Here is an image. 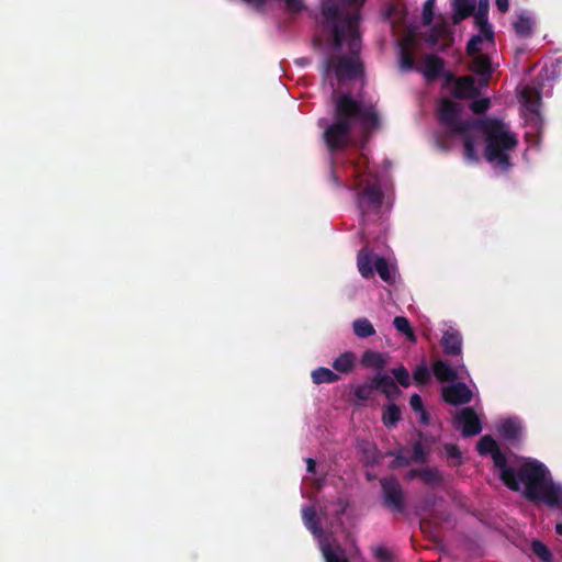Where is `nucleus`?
I'll use <instances>...</instances> for the list:
<instances>
[{
    "mask_svg": "<svg viewBox=\"0 0 562 562\" xmlns=\"http://www.w3.org/2000/svg\"><path fill=\"white\" fill-rule=\"evenodd\" d=\"M362 363L367 367L381 369L385 364V356L378 351L367 350L362 355Z\"/></svg>",
    "mask_w": 562,
    "mask_h": 562,
    "instance_id": "29",
    "label": "nucleus"
},
{
    "mask_svg": "<svg viewBox=\"0 0 562 562\" xmlns=\"http://www.w3.org/2000/svg\"><path fill=\"white\" fill-rule=\"evenodd\" d=\"M416 69L422 72L427 80H431L441 75L443 65L437 56L426 55Z\"/></svg>",
    "mask_w": 562,
    "mask_h": 562,
    "instance_id": "18",
    "label": "nucleus"
},
{
    "mask_svg": "<svg viewBox=\"0 0 562 562\" xmlns=\"http://www.w3.org/2000/svg\"><path fill=\"white\" fill-rule=\"evenodd\" d=\"M393 325L395 329L403 334L409 341L415 342L416 341V335L414 329L411 326L409 321L404 316H396L393 319Z\"/></svg>",
    "mask_w": 562,
    "mask_h": 562,
    "instance_id": "28",
    "label": "nucleus"
},
{
    "mask_svg": "<svg viewBox=\"0 0 562 562\" xmlns=\"http://www.w3.org/2000/svg\"><path fill=\"white\" fill-rule=\"evenodd\" d=\"M400 418H401V411L396 405L390 404V405L385 406V408L383 411V415H382V420L386 427L395 426V424L400 420Z\"/></svg>",
    "mask_w": 562,
    "mask_h": 562,
    "instance_id": "30",
    "label": "nucleus"
},
{
    "mask_svg": "<svg viewBox=\"0 0 562 562\" xmlns=\"http://www.w3.org/2000/svg\"><path fill=\"white\" fill-rule=\"evenodd\" d=\"M513 26L520 37H530L533 33L535 18L528 12H521L516 16Z\"/></svg>",
    "mask_w": 562,
    "mask_h": 562,
    "instance_id": "20",
    "label": "nucleus"
},
{
    "mask_svg": "<svg viewBox=\"0 0 562 562\" xmlns=\"http://www.w3.org/2000/svg\"><path fill=\"white\" fill-rule=\"evenodd\" d=\"M303 520L305 526L318 539L319 549L326 562H348L345 557V551L340 546L329 541L327 538L322 537V531L317 527L315 518L316 513L312 507H304L302 509Z\"/></svg>",
    "mask_w": 562,
    "mask_h": 562,
    "instance_id": "7",
    "label": "nucleus"
},
{
    "mask_svg": "<svg viewBox=\"0 0 562 562\" xmlns=\"http://www.w3.org/2000/svg\"><path fill=\"white\" fill-rule=\"evenodd\" d=\"M426 450L423 446L422 442H417L415 446H414V452H413V459L415 461H423L426 457Z\"/></svg>",
    "mask_w": 562,
    "mask_h": 562,
    "instance_id": "38",
    "label": "nucleus"
},
{
    "mask_svg": "<svg viewBox=\"0 0 562 562\" xmlns=\"http://www.w3.org/2000/svg\"><path fill=\"white\" fill-rule=\"evenodd\" d=\"M362 391H363V389H361V387H360V389H358V390L356 391V395H357L358 397L363 398V392H362Z\"/></svg>",
    "mask_w": 562,
    "mask_h": 562,
    "instance_id": "46",
    "label": "nucleus"
},
{
    "mask_svg": "<svg viewBox=\"0 0 562 562\" xmlns=\"http://www.w3.org/2000/svg\"><path fill=\"white\" fill-rule=\"evenodd\" d=\"M441 344L447 355H460L462 349V337L458 329L448 326L442 334Z\"/></svg>",
    "mask_w": 562,
    "mask_h": 562,
    "instance_id": "17",
    "label": "nucleus"
},
{
    "mask_svg": "<svg viewBox=\"0 0 562 562\" xmlns=\"http://www.w3.org/2000/svg\"><path fill=\"white\" fill-rule=\"evenodd\" d=\"M374 557L379 562H391L392 561V552L383 547H379L374 549Z\"/></svg>",
    "mask_w": 562,
    "mask_h": 562,
    "instance_id": "35",
    "label": "nucleus"
},
{
    "mask_svg": "<svg viewBox=\"0 0 562 562\" xmlns=\"http://www.w3.org/2000/svg\"><path fill=\"white\" fill-rule=\"evenodd\" d=\"M452 7L453 21L454 23H458L471 14L474 9V2L473 0H453Z\"/></svg>",
    "mask_w": 562,
    "mask_h": 562,
    "instance_id": "24",
    "label": "nucleus"
},
{
    "mask_svg": "<svg viewBox=\"0 0 562 562\" xmlns=\"http://www.w3.org/2000/svg\"><path fill=\"white\" fill-rule=\"evenodd\" d=\"M434 5H435V0H427L425 2L424 10H423V19H424L425 23H430Z\"/></svg>",
    "mask_w": 562,
    "mask_h": 562,
    "instance_id": "37",
    "label": "nucleus"
},
{
    "mask_svg": "<svg viewBox=\"0 0 562 562\" xmlns=\"http://www.w3.org/2000/svg\"><path fill=\"white\" fill-rule=\"evenodd\" d=\"M438 111L449 133L463 139L464 157L469 162L479 161L482 153L493 168L505 170L510 166L518 137L506 123L497 119L464 122L460 116V104L448 99L439 102Z\"/></svg>",
    "mask_w": 562,
    "mask_h": 562,
    "instance_id": "1",
    "label": "nucleus"
},
{
    "mask_svg": "<svg viewBox=\"0 0 562 562\" xmlns=\"http://www.w3.org/2000/svg\"><path fill=\"white\" fill-rule=\"evenodd\" d=\"M497 9L505 13L508 11L509 2L508 0H495Z\"/></svg>",
    "mask_w": 562,
    "mask_h": 562,
    "instance_id": "41",
    "label": "nucleus"
},
{
    "mask_svg": "<svg viewBox=\"0 0 562 562\" xmlns=\"http://www.w3.org/2000/svg\"><path fill=\"white\" fill-rule=\"evenodd\" d=\"M393 376L398 382V384L403 387H408L411 384V375L408 370L400 366L393 370Z\"/></svg>",
    "mask_w": 562,
    "mask_h": 562,
    "instance_id": "33",
    "label": "nucleus"
},
{
    "mask_svg": "<svg viewBox=\"0 0 562 562\" xmlns=\"http://www.w3.org/2000/svg\"><path fill=\"white\" fill-rule=\"evenodd\" d=\"M490 106V100L486 98L476 99L472 102L471 109L475 113H482Z\"/></svg>",
    "mask_w": 562,
    "mask_h": 562,
    "instance_id": "36",
    "label": "nucleus"
},
{
    "mask_svg": "<svg viewBox=\"0 0 562 562\" xmlns=\"http://www.w3.org/2000/svg\"><path fill=\"white\" fill-rule=\"evenodd\" d=\"M357 356L352 351H346L339 355L333 361V368L339 373L348 374L352 372L356 368Z\"/></svg>",
    "mask_w": 562,
    "mask_h": 562,
    "instance_id": "22",
    "label": "nucleus"
},
{
    "mask_svg": "<svg viewBox=\"0 0 562 562\" xmlns=\"http://www.w3.org/2000/svg\"><path fill=\"white\" fill-rule=\"evenodd\" d=\"M322 11L331 27L330 56L324 67V80L334 93L335 81L341 82L361 71L359 53L361 38L359 13L347 14L334 5V0H323Z\"/></svg>",
    "mask_w": 562,
    "mask_h": 562,
    "instance_id": "2",
    "label": "nucleus"
},
{
    "mask_svg": "<svg viewBox=\"0 0 562 562\" xmlns=\"http://www.w3.org/2000/svg\"><path fill=\"white\" fill-rule=\"evenodd\" d=\"M445 88L448 92L460 99H470L477 94V88L471 77L456 78L448 75Z\"/></svg>",
    "mask_w": 562,
    "mask_h": 562,
    "instance_id": "11",
    "label": "nucleus"
},
{
    "mask_svg": "<svg viewBox=\"0 0 562 562\" xmlns=\"http://www.w3.org/2000/svg\"><path fill=\"white\" fill-rule=\"evenodd\" d=\"M477 451L480 452V454H491L495 469L497 457H501L503 459L502 463L505 467L507 462L510 460L512 456L503 453L499 450L497 442L491 436H484L480 439V441L477 442Z\"/></svg>",
    "mask_w": 562,
    "mask_h": 562,
    "instance_id": "16",
    "label": "nucleus"
},
{
    "mask_svg": "<svg viewBox=\"0 0 562 562\" xmlns=\"http://www.w3.org/2000/svg\"><path fill=\"white\" fill-rule=\"evenodd\" d=\"M532 550H533L535 554H537L541 560L547 561V562L550 561L551 553L543 543H541L539 541H535L532 543Z\"/></svg>",
    "mask_w": 562,
    "mask_h": 562,
    "instance_id": "34",
    "label": "nucleus"
},
{
    "mask_svg": "<svg viewBox=\"0 0 562 562\" xmlns=\"http://www.w3.org/2000/svg\"><path fill=\"white\" fill-rule=\"evenodd\" d=\"M434 374L440 381H450L465 378L468 371L464 364L451 368L447 362L439 360L434 364Z\"/></svg>",
    "mask_w": 562,
    "mask_h": 562,
    "instance_id": "15",
    "label": "nucleus"
},
{
    "mask_svg": "<svg viewBox=\"0 0 562 562\" xmlns=\"http://www.w3.org/2000/svg\"><path fill=\"white\" fill-rule=\"evenodd\" d=\"M496 430L505 440H515L521 437L524 424L517 416L501 418L496 424Z\"/></svg>",
    "mask_w": 562,
    "mask_h": 562,
    "instance_id": "12",
    "label": "nucleus"
},
{
    "mask_svg": "<svg viewBox=\"0 0 562 562\" xmlns=\"http://www.w3.org/2000/svg\"><path fill=\"white\" fill-rule=\"evenodd\" d=\"M411 479L419 476L426 484L435 486L441 482V474L436 469L425 468L420 471H412Z\"/></svg>",
    "mask_w": 562,
    "mask_h": 562,
    "instance_id": "27",
    "label": "nucleus"
},
{
    "mask_svg": "<svg viewBox=\"0 0 562 562\" xmlns=\"http://www.w3.org/2000/svg\"><path fill=\"white\" fill-rule=\"evenodd\" d=\"M373 384L376 389L383 392L389 398H394L400 394V390L396 386L393 379L384 373H379L373 380Z\"/></svg>",
    "mask_w": 562,
    "mask_h": 562,
    "instance_id": "23",
    "label": "nucleus"
},
{
    "mask_svg": "<svg viewBox=\"0 0 562 562\" xmlns=\"http://www.w3.org/2000/svg\"><path fill=\"white\" fill-rule=\"evenodd\" d=\"M417 43L413 34H408L400 43V66L403 70H411L415 67Z\"/></svg>",
    "mask_w": 562,
    "mask_h": 562,
    "instance_id": "14",
    "label": "nucleus"
},
{
    "mask_svg": "<svg viewBox=\"0 0 562 562\" xmlns=\"http://www.w3.org/2000/svg\"><path fill=\"white\" fill-rule=\"evenodd\" d=\"M475 24L479 33L474 35L468 44V53L472 57V69L474 72L487 77L492 72V66L488 57L484 54L494 43V34L490 23H485L484 12L475 14ZM487 79L480 80L481 86H485Z\"/></svg>",
    "mask_w": 562,
    "mask_h": 562,
    "instance_id": "5",
    "label": "nucleus"
},
{
    "mask_svg": "<svg viewBox=\"0 0 562 562\" xmlns=\"http://www.w3.org/2000/svg\"><path fill=\"white\" fill-rule=\"evenodd\" d=\"M396 9H392L391 12L389 13V19L391 21L392 24H394L396 21H395V18H394V12H395Z\"/></svg>",
    "mask_w": 562,
    "mask_h": 562,
    "instance_id": "45",
    "label": "nucleus"
},
{
    "mask_svg": "<svg viewBox=\"0 0 562 562\" xmlns=\"http://www.w3.org/2000/svg\"><path fill=\"white\" fill-rule=\"evenodd\" d=\"M447 451H448L449 456H451V457H459L460 456V453H459V451H458V449L456 447H450V448H448Z\"/></svg>",
    "mask_w": 562,
    "mask_h": 562,
    "instance_id": "44",
    "label": "nucleus"
},
{
    "mask_svg": "<svg viewBox=\"0 0 562 562\" xmlns=\"http://www.w3.org/2000/svg\"><path fill=\"white\" fill-rule=\"evenodd\" d=\"M409 405L418 414L419 420L424 424H427L429 418H428V414L424 409L423 401H422L420 396L417 394L412 395Z\"/></svg>",
    "mask_w": 562,
    "mask_h": 562,
    "instance_id": "31",
    "label": "nucleus"
},
{
    "mask_svg": "<svg viewBox=\"0 0 562 562\" xmlns=\"http://www.w3.org/2000/svg\"><path fill=\"white\" fill-rule=\"evenodd\" d=\"M349 2H352V3H362L364 0H348Z\"/></svg>",
    "mask_w": 562,
    "mask_h": 562,
    "instance_id": "48",
    "label": "nucleus"
},
{
    "mask_svg": "<svg viewBox=\"0 0 562 562\" xmlns=\"http://www.w3.org/2000/svg\"><path fill=\"white\" fill-rule=\"evenodd\" d=\"M311 376L312 381L317 385L323 383H334L339 380L338 374L325 367H319L312 371Z\"/></svg>",
    "mask_w": 562,
    "mask_h": 562,
    "instance_id": "26",
    "label": "nucleus"
},
{
    "mask_svg": "<svg viewBox=\"0 0 562 562\" xmlns=\"http://www.w3.org/2000/svg\"><path fill=\"white\" fill-rule=\"evenodd\" d=\"M351 326L353 334L361 339L371 337L375 334L372 323L366 317L355 319Z\"/></svg>",
    "mask_w": 562,
    "mask_h": 562,
    "instance_id": "25",
    "label": "nucleus"
},
{
    "mask_svg": "<svg viewBox=\"0 0 562 562\" xmlns=\"http://www.w3.org/2000/svg\"><path fill=\"white\" fill-rule=\"evenodd\" d=\"M428 42L431 47L445 48L453 42L452 34L447 24L436 26L429 35Z\"/></svg>",
    "mask_w": 562,
    "mask_h": 562,
    "instance_id": "19",
    "label": "nucleus"
},
{
    "mask_svg": "<svg viewBox=\"0 0 562 562\" xmlns=\"http://www.w3.org/2000/svg\"><path fill=\"white\" fill-rule=\"evenodd\" d=\"M456 428L460 429L463 436H475L482 430L480 416L473 408L467 407L458 412L453 419Z\"/></svg>",
    "mask_w": 562,
    "mask_h": 562,
    "instance_id": "10",
    "label": "nucleus"
},
{
    "mask_svg": "<svg viewBox=\"0 0 562 562\" xmlns=\"http://www.w3.org/2000/svg\"><path fill=\"white\" fill-rule=\"evenodd\" d=\"M496 459V473L510 490L516 491L532 502L548 506L562 505V484L555 482L549 469L539 460L510 456L507 464Z\"/></svg>",
    "mask_w": 562,
    "mask_h": 562,
    "instance_id": "3",
    "label": "nucleus"
},
{
    "mask_svg": "<svg viewBox=\"0 0 562 562\" xmlns=\"http://www.w3.org/2000/svg\"><path fill=\"white\" fill-rule=\"evenodd\" d=\"M307 472L313 473L315 470V461L313 459L306 460Z\"/></svg>",
    "mask_w": 562,
    "mask_h": 562,
    "instance_id": "43",
    "label": "nucleus"
},
{
    "mask_svg": "<svg viewBox=\"0 0 562 562\" xmlns=\"http://www.w3.org/2000/svg\"><path fill=\"white\" fill-rule=\"evenodd\" d=\"M472 396V391L463 383H456L442 387L443 400L453 405L469 403Z\"/></svg>",
    "mask_w": 562,
    "mask_h": 562,
    "instance_id": "13",
    "label": "nucleus"
},
{
    "mask_svg": "<svg viewBox=\"0 0 562 562\" xmlns=\"http://www.w3.org/2000/svg\"><path fill=\"white\" fill-rule=\"evenodd\" d=\"M357 266L363 278H370L376 271L385 282L392 283L396 279V267L393 262L386 261L384 258L366 250L359 251Z\"/></svg>",
    "mask_w": 562,
    "mask_h": 562,
    "instance_id": "6",
    "label": "nucleus"
},
{
    "mask_svg": "<svg viewBox=\"0 0 562 562\" xmlns=\"http://www.w3.org/2000/svg\"><path fill=\"white\" fill-rule=\"evenodd\" d=\"M391 186L387 181H381L378 178L366 180V184L358 198V205L363 213L376 212L387 193Z\"/></svg>",
    "mask_w": 562,
    "mask_h": 562,
    "instance_id": "8",
    "label": "nucleus"
},
{
    "mask_svg": "<svg viewBox=\"0 0 562 562\" xmlns=\"http://www.w3.org/2000/svg\"><path fill=\"white\" fill-rule=\"evenodd\" d=\"M382 488L385 501L392 505L397 507L401 504L402 492L400 485L394 479H384L382 481Z\"/></svg>",
    "mask_w": 562,
    "mask_h": 562,
    "instance_id": "21",
    "label": "nucleus"
},
{
    "mask_svg": "<svg viewBox=\"0 0 562 562\" xmlns=\"http://www.w3.org/2000/svg\"><path fill=\"white\" fill-rule=\"evenodd\" d=\"M488 2H490V0H479V10L475 13V14H481L482 12H484L485 23H488V21H487Z\"/></svg>",
    "mask_w": 562,
    "mask_h": 562,
    "instance_id": "39",
    "label": "nucleus"
},
{
    "mask_svg": "<svg viewBox=\"0 0 562 562\" xmlns=\"http://www.w3.org/2000/svg\"><path fill=\"white\" fill-rule=\"evenodd\" d=\"M413 379L416 384H425L430 379V372L425 362L417 366L413 372Z\"/></svg>",
    "mask_w": 562,
    "mask_h": 562,
    "instance_id": "32",
    "label": "nucleus"
},
{
    "mask_svg": "<svg viewBox=\"0 0 562 562\" xmlns=\"http://www.w3.org/2000/svg\"><path fill=\"white\" fill-rule=\"evenodd\" d=\"M394 463H395V464H394L395 467H402V465L407 464V463H408V461H407V459H406L404 456L398 454V456L396 457V459H395Z\"/></svg>",
    "mask_w": 562,
    "mask_h": 562,
    "instance_id": "42",
    "label": "nucleus"
},
{
    "mask_svg": "<svg viewBox=\"0 0 562 562\" xmlns=\"http://www.w3.org/2000/svg\"><path fill=\"white\" fill-rule=\"evenodd\" d=\"M555 531H557L559 535H561V536H562V524H558V525L555 526Z\"/></svg>",
    "mask_w": 562,
    "mask_h": 562,
    "instance_id": "47",
    "label": "nucleus"
},
{
    "mask_svg": "<svg viewBox=\"0 0 562 562\" xmlns=\"http://www.w3.org/2000/svg\"><path fill=\"white\" fill-rule=\"evenodd\" d=\"M243 1L252 8L262 9L266 7L268 0H243Z\"/></svg>",
    "mask_w": 562,
    "mask_h": 562,
    "instance_id": "40",
    "label": "nucleus"
},
{
    "mask_svg": "<svg viewBox=\"0 0 562 562\" xmlns=\"http://www.w3.org/2000/svg\"><path fill=\"white\" fill-rule=\"evenodd\" d=\"M380 124V115L372 103L341 95L336 101L335 121L325 131L327 146L330 149L341 148L351 142L353 133H368Z\"/></svg>",
    "mask_w": 562,
    "mask_h": 562,
    "instance_id": "4",
    "label": "nucleus"
},
{
    "mask_svg": "<svg viewBox=\"0 0 562 562\" xmlns=\"http://www.w3.org/2000/svg\"><path fill=\"white\" fill-rule=\"evenodd\" d=\"M358 186H359V188L362 187L363 186V181L361 180Z\"/></svg>",
    "mask_w": 562,
    "mask_h": 562,
    "instance_id": "49",
    "label": "nucleus"
},
{
    "mask_svg": "<svg viewBox=\"0 0 562 562\" xmlns=\"http://www.w3.org/2000/svg\"><path fill=\"white\" fill-rule=\"evenodd\" d=\"M521 114L525 120L538 126L541 123L540 92L536 86H522L518 90Z\"/></svg>",
    "mask_w": 562,
    "mask_h": 562,
    "instance_id": "9",
    "label": "nucleus"
}]
</instances>
